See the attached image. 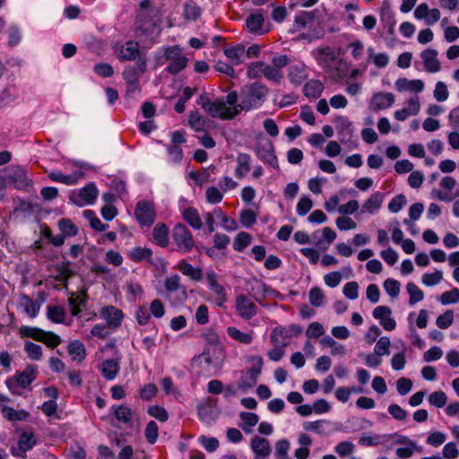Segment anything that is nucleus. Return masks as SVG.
<instances>
[{
    "instance_id": "10",
    "label": "nucleus",
    "mask_w": 459,
    "mask_h": 459,
    "mask_svg": "<svg viewBox=\"0 0 459 459\" xmlns=\"http://www.w3.org/2000/svg\"><path fill=\"white\" fill-rule=\"evenodd\" d=\"M147 67L146 56H140L135 65H128L123 72V78L126 82H139L140 77L144 74Z\"/></svg>"
},
{
    "instance_id": "17",
    "label": "nucleus",
    "mask_w": 459,
    "mask_h": 459,
    "mask_svg": "<svg viewBox=\"0 0 459 459\" xmlns=\"http://www.w3.org/2000/svg\"><path fill=\"white\" fill-rule=\"evenodd\" d=\"M84 177V173L82 171H75L71 175H65L61 171L54 170L48 174V178L54 181L62 183L66 186H74L76 185L80 178Z\"/></svg>"
},
{
    "instance_id": "31",
    "label": "nucleus",
    "mask_w": 459,
    "mask_h": 459,
    "mask_svg": "<svg viewBox=\"0 0 459 459\" xmlns=\"http://www.w3.org/2000/svg\"><path fill=\"white\" fill-rule=\"evenodd\" d=\"M184 221L194 230H201L203 227L202 220L198 211L195 207H187L182 212Z\"/></svg>"
},
{
    "instance_id": "56",
    "label": "nucleus",
    "mask_w": 459,
    "mask_h": 459,
    "mask_svg": "<svg viewBox=\"0 0 459 459\" xmlns=\"http://www.w3.org/2000/svg\"><path fill=\"white\" fill-rule=\"evenodd\" d=\"M428 401L431 405L442 408L447 402V396L443 391H436L429 395Z\"/></svg>"
},
{
    "instance_id": "25",
    "label": "nucleus",
    "mask_w": 459,
    "mask_h": 459,
    "mask_svg": "<svg viewBox=\"0 0 459 459\" xmlns=\"http://www.w3.org/2000/svg\"><path fill=\"white\" fill-rule=\"evenodd\" d=\"M307 77V67L302 63L291 65L289 68L288 78L293 84H301Z\"/></svg>"
},
{
    "instance_id": "64",
    "label": "nucleus",
    "mask_w": 459,
    "mask_h": 459,
    "mask_svg": "<svg viewBox=\"0 0 459 459\" xmlns=\"http://www.w3.org/2000/svg\"><path fill=\"white\" fill-rule=\"evenodd\" d=\"M239 221L245 228H250L255 224L256 215L252 210L247 209L240 212Z\"/></svg>"
},
{
    "instance_id": "60",
    "label": "nucleus",
    "mask_w": 459,
    "mask_h": 459,
    "mask_svg": "<svg viewBox=\"0 0 459 459\" xmlns=\"http://www.w3.org/2000/svg\"><path fill=\"white\" fill-rule=\"evenodd\" d=\"M313 201L309 196L303 195L297 204V213L299 216H305L312 208Z\"/></svg>"
},
{
    "instance_id": "36",
    "label": "nucleus",
    "mask_w": 459,
    "mask_h": 459,
    "mask_svg": "<svg viewBox=\"0 0 459 459\" xmlns=\"http://www.w3.org/2000/svg\"><path fill=\"white\" fill-rule=\"evenodd\" d=\"M183 16L186 20L195 21L202 14V9L193 0H186L183 6Z\"/></svg>"
},
{
    "instance_id": "63",
    "label": "nucleus",
    "mask_w": 459,
    "mask_h": 459,
    "mask_svg": "<svg viewBox=\"0 0 459 459\" xmlns=\"http://www.w3.org/2000/svg\"><path fill=\"white\" fill-rule=\"evenodd\" d=\"M443 305L454 304L459 301V290L453 288L451 290L445 291L439 298Z\"/></svg>"
},
{
    "instance_id": "24",
    "label": "nucleus",
    "mask_w": 459,
    "mask_h": 459,
    "mask_svg": "<svg viewBox=\"0 0 459 459\" xmlns=\"http://www.w3.org/2000/svg\"><path fill=\"white\" fill-rule=\"evenodd\" d=\"M116 420L126 425H131L134 412L126 405L114 404L110 408Z\"/></svg>"
},
{
    "instance_id": "29",
    "label": "nucleus",
    "mask_w": 459,
    "mask_h": 459,
    "mask_svg": "<svg viewBox=\"0 0 459 459\" xmlns=\"http://www.w3.org/2000/svg\"><path fill=\"white\" fill-rule=\"evenodd\" d=\"M152 237L158 246L161 247H167L169 245V229L166 224L162 222L157 223L153 228Z\"/></svg>"
},
{
    "instance_id": "55",
    "label": "nucleus",
    "mask_w": 459,
    "mask_h": 459,
    "mask_svg": "<svg viewBox=\"0 0 459 459\" xmlns=\"http://www.w3.org/2000/svg\"><path fill=\"white\" fill-rule=\"evenodd\" d=\"M384 289L385 292L392 298L395 299L400 293V282L397 280L388 278L384 281Z\"/></svg>"
},
{
    "instance_id": "1",
    "label": "nucleus",
    "mask_w": 459,
    "mask_h": 459,
    "mask_svg": "<svg viewBox=\"0 0 459 459\" xmlns=\"http://www.w3.org/2000/svg\"><path fill=\"white\" fill-rule=\"evenodd\" d=\"M269 92L266 85L261 82L246 84L240 91V103L235 107H226L222 100H211L206 94H202L196 100L204 110L212 117L230 120L242 110L260 108Z\"/></svg>"
},
{
    "instance_id": "54",
    "label": "nucleus",
    "mask_w": 459,
    "mask_h": 459,
    "mask_svg": "<svg viewBox=\"0 0 459 459\" xmlns=\"http://www.w3.org/2000/svg\"><path fill=\"white\" fill-rule=\"evenodd\" d=\"M136 322L140 325H147L151 320V312L150 309L145 306H139L134 314Z\"/></svg>"
},
{
    "instance_id": "7",
    "label": "nucleus",
    "mask_w": 459,
    "mask_h": 459,
    "mask_svg": "<svg viewBox=\"0 0 459 459\" xmlns=\"http://www.w3.org/2000/svg\"><path fill=\"white\" fill-rule=\"evenodd\" d=\"M134 214L138 222L143 226H151L156 217L152 204L147 201H140L137 203Z\"/></svg>"
},
{
    "instance_id": "48",
    "label": "nucleus",
    "mask_w": 459,
    "mask_h": 459,
    "mask_svg": "<svg viewBox=\"0 0 459 459\" xmlns=\"http://www.w3.org/2000/svg\"><path fill=\"white\" fill-rule=\"evenodd\" d=\"M24 351L27 356L33 360H39L42 357L41 346L32 342L27 341L24 343Z\"/></svg>"
},
{
    "instance_id": "40",
    "label": "nucleus",
    "mask_w": 459,
    "mask_h": 459,
    "mask_svg": "<svg viewBox=\"0 0 459 459\" xmlns=\"http://www.w3.org/2000/svg\"><path fill=\"white\" fill-rule=\"evenodd\" d=\"M2 415L10 421L25 420L28 413L25 411H17L13 407L3 405Z\"/></svg>"
},
{
    "instance_id": "28",
    "label": "nucleus",
    "mask_w": 459,
    "mask_h": 459,
    "mask_svg": "<svg viewBox=\"0 0 459 459\" xmlns=\"http://www.w3.org/2000/svg\"><path fill=\"white\" fill-rule=\"evenodd\" d=\"M394 102V96L390 92H377L372 97V106L376 109H385Z\"/></svg>"
},
{
    "instance_id": "50",
    "label": "nucleus",
    "mask_w": 459,
    "mask_h": 459,
    "mask_svg": "<svg viewBox=\"0 0 459 459\" xmlns=\"http://www.w3.org/2000/svg\"><path fill=\"white\" fill-rule=\"evenodd\" d=\"M58 228L62 234L67 237L76 236L78 233L77 227L69 219H61L58 221Z\"/></svg>"
},
{
    "instance_id": "57",
    "label": "nucleus",
    "mask_w": 459,
    "mask_h": 459,
    "mask_svg": "<svg viewBox=\"0 0 459 459\" xmlns=\"http://www.w3.org/2000/svg\"><path fill=\"white\" fill-rule=\"evenodd\" d=\"M309 302L313 307H321L324 303L325 295L323 290L318 287H313L308 293Z\"/></svg>"
},
{
    "instance_id": "20",
    "label": "nucleus",
    "mask_w": 459,
    "mask_h": 459,
    "mask_svg": "<svg viewBox=\"0 0 459 459\" xmlns=\"http://www.w3.org/2000/svg\"><path fill=\"white\" fill-rule=\"evenodd\" d=\"M425 70L429 73H437L440 70V63L437 59V51L435 49H426L420 55Z\"/></svg>"
},
{
    "instance_id": "3",
    "label": "nucleus",
    "mask_w": 459,
    "mask_h": 459,
    "mask_svg": "<svg viewBox=\"0 0 459 459\" xmlns=\"http://www.w3.org/2000/svg\"><path fill=\"white\" fill-rule=\"evenodd\" d=\"M247 75L250 79H259L264 76L266 80L275 83H280L281 81V75L277 70L262 61L250 63L247 69Z\"/></svg>"
},
{
    "instance_id": "5",
    "label": "nucleus",
    "mask_w": 459,
    "mask_h": 459,
    "mask_svg": "<svg viewBox=\"0 0 459 459\" xmlns=\"http://www.w3.org/2000/svg\"><path fill=\"white\" fill-rule=\"evenodd\" d=\"M172 240L177 251L186 254L195 247V240L191 231L182 223H178L172 230Z\"/></svg>"
},
{
    "instance_id": "46",
    "label": "nucleus",
    "mask_w": 459,
    "mask_h": 459,
    "mask_svg": "<svg viewBox=\"0 0 459 459\" xmlns=\"http://www.w3.org/2000/svg\"><path fill=\"white\" fill-rule=\"evenodd\" d=\"M69 307L71 308V313L73 316H79L82 312V308H84L87 305V300L85 298H82L80 296L70 297L68 299Z\"/></svg>"
},
{
    "instance_id": "15",
    "label": "nucleus",
    "mask_w": 459,
    "mask_h": 459,
    "mask_svg": "<svg viewBox=\"0 0 459 459\" xmlns=\"http://www.w3.org/2000/svg\"><path fill=\"white\" fill-rule=\"evenodd\" d=\"M302 327L298 325H290L289 326H278L275 327L271 334V340L273 342H277L279 338L288 339L292 336H298L302 333Z\"/></svg>"
},
{
    "instance_id": "8",
    "label": "nucleus",
    "mask_w": 459,
    "mask_h": 459,
    "mask_svg": "<svg viewBox=\"0 0 459 459\" xmlns=\"http://www.w3.org/2000/svg\"><path fill=\"white\" fill-rule=\"evenodd\" d=\"M235 308L237 314L246 320L253 318L257 313L255 304L245 295H238L236 298Z\"/></svg>"
},
{
    "instance_id": "2",
    "label": "nucleus",
    "mask_w": 459,
    "mask_h": 459,
    "mask_svg": "<svg viewBox=\"0 0 459 459\" xmlns=\"http://www.w3.org/2000/svg\"><path fill=\"white\" fill-rule=\"evenodd\" d=\"M36 377L37 368L28 366L22 372H17L13 377L7 378L5 384L12 394H21V391L29 387Z\"/></svg>"
},
{
    "instance_id": "30",
    "label": "nucleus",
    "mask_w": 459,
    "mask_h": 459,
    "mask_svg": "<svg viewBox=\"0 0 459 459\" xmlns=\"http://www.w3.org/2000/svg\"><path fill=\"white\" fill-rule=\"evenodd\" d=\"M37 438L33 432L24 431L19 437V451L25 454L26 452L30 451L37 445Z\"/></svg>"
},
{
    "instance_id": "18",
    "label": "nucleus",
    "mask_w": 459,
    "mask_h": 459,
    "mask_svg": "<svg viewBox=\"0 0 459 459\" xmlns=\"http://www.w3.org/2000/svg\"><path fill=\"white\" fill-rule=\"evenodd\" d=\"M99 370L106 380H113L120 370L119 361L117 359H107L99 365Z\"/></svg>"
},
{
    "instance_id": "45",
    "label": "nucleus",
    "mask_w": 459,
    "mask_h": 459,
    "mask_svg": "<svg viewBox=\"0 0 459 459\" xmlns=\"http://www.w3.org/2000/svg\"><path fill=\"white\" fill-rule=\"evenodd\" d=\"M316 61L319 65L326 66L329 62L335 59V53L331 48H325L318 50Z\"/></svg>"
},
{
    "instance_id": "44",
    "label": "nucleus",
    "mask_w": 459,
    "mask_h": 459,
    "mask_svg": "<svg viewBox=\"0 0 459 459\" xmlns=\"http://www.w3.org/2000/svg\"><path fill=\"white\" fill-rule=\"evenodd\" d=\"M406 290H407L408 294L410 295L409 304L411 306L414 305L417 302L421 301L424 299L423 291L415 283H413V282L407 283Z\"/></svg>"
},
{
    "instance_id": "37",
    "label": "nucleus",
    "mask_w": 459,
    "mask_h": 459,
    "mask_svg": "<svg viewBox=\"0 0 459 459\" xmlns=\"http://www.w3.org/2000/svg\"><path fill=\"white\" fill-rule=\"evenodd\" d=\"M24 312L31 318L38 316L40 305L27 295H22L20 301Z\"/></svg>"
},
{
    "instance_id": "12",
    "label": "nucleus",
    "mask_w": 459,
    "mask_h": 459,
    "mask_svg": "<svg viewBox=\"0 0 459 459\" xmlns=\"http://www.w3.org/2000/svg\"><path fill=\"white\" fill-rule=\"evenodd\" d=\"M372 315L378 320L385 331H393L396 327V322L392 317V310L387 306H377L374 308Z\"/></svg>"
},
{
    "instance_id": "4",
    "label": "nucleus",
    "mask_w": 459,
    "mask_h": 459,
    "mask_svg": "<svg viewBox=\"0 0 459 459\" xmlns=\"http://www.w3.org/2000/svg\"><path fill=\"white\" fill-rule=\"evenodd\" d=\"M164 58L169 61L165 70L170 74H178L186 67L188 63V58L183 55L182 48L178 46L166 48Z\"/></svg>"
},
{
    "instance_id": "53",
    "label": "nucleus",
    "mask_w": 459,
    "mask_h": 459,
    "mask_svg": "<svg viewBox=\"0 0 459 459\" xmlns=\"http://www.w3.org/2000/svg\"><path fill=\"white\" fill-rule=\"evenodd\" d=\"M166 149L170 162L179 164L182 161L184 153L178 145L167 144Z\"/></svg>"
},
{
    "instance_id": "51",
    "label": "nucleus",
    "mask_w": 459,
    "mask_h": 459,
    "mask_svg": "<svg viewBox=\"0 0 459 459\" xmlns=\"http://www.w3.org/2000/svg\"><path fill=\"white\" fill-rule=\"evenodd\" d=\"M48 317L54 323H63L65 319V313L62 307L53 306L48 307Z\"/></svg>"
},
{
    "instance_id": "32",
    "label": "nucleus",
    "mask_w": 459,
    "mask_h": 459,
    "mask_svg": "<svg viewBox=\"0 0 459 459\" xmlns=\"http://www.w3.org/2000/svg\"><path fill=\"white\" fill-rule=\"evenodd\" d=\"M227 333L231 339L242 344H250L254 339L253 331L241 332L234 326L228 327Z\"/></svg>"
},
{
    "instance_id": "14",
    "label": "nucleus",
    "mask_w": 459,
    "mask_h": 459,
    "mask_svg": "<svg viewBox=\"0 0 459 459\" xmlns=\"http://www.w3.org/2000/svg\"><path fill=\"white\" fill-rule=\"evenodd\" d=\"M98 196V189L93 183L81 188L77 196L72 197L73 202L78 205L92 204Z\"/></svg>"
},
{
    "instance_id": "26",
    "label": "nucleus",
    "mask_w": 459,
    "mask_h": 459,
    "mask_svg": "<svg viewBox=\"0 0 459 459\" xmlns=\"http://www.w3.org/2000/svg\"><path fill=\"white\" fill-rule=\"evenodd\" d=\"M264 16L261 13H251L246 20V26L249 32L262 35L265 33L264 30Z\"/></svg>"
},
{
    "instance_id": "47",
    "label": "nucleus",
    "mask_w": 459,
    "mask_h": 459,
    "mask_svg": "<svg viewBox=\"0 0 459 459\" xmlns=\"http://www.w3.org/2000/svg\"><path fill=\"white\" fill-rule=\"evenodd\" d=\"M144 437L149 444L153 445L156 443L159 437V427L154 420L147 423L144 429Z\"/></svg>"
},
{
    "instance_id": "11",
    "label": "nucleus",
    "mask_w": 459,
    "mask_h": 459,
    "mask_svg": "<svg viewBox=\"0 0 459 459\" xmlns=\"http://www.w3.org/2000/svg\"><path fill=\"white\" fill-rule=\"evenodd\" d=\"M101 317L106 321L108 328H118L124 319V313L121 309L114 306H106L100 310Z\"/></svg>"
},
{
    "instance_id": "43",
    "label": "nucleus",
    "mask_w": 459,
    "mask_h": 459,
    "mask_svg": "<svg viewBox=\"0 0 459 459\" xmlns=\"http://www.w3.org/2000/svg\"><path fill=\"white\" fill-rule=\"evenodd\" d=\"M188 124L196 132L204 131L206 121L198 111H191L188 117Z\"/></svg>"
},
{
    "instance_id": "22",
    "label": "nucleus",
    "mask_w": 459,
    "mask_h": 459,
    "mask_svg": "<svg viewBox=\"0 0 459 459\" xmlns=\"http://www.w3.org/2000/svg\"><path fill=\"white\" fill-rule=\"evenodd\" d=\"M140 56H145L141 55L140 50H139V44L137 42L129 40V41H126L125 43V45H123L121 47L120 58L122 60H126V61L135 60V61H137V59Z\"/></svg>"
},
{
    "instance_id": "34",
    "label": "nucleus",
    "mask_w": 459,
    "mask_h": 459,
    "mask_svg": "<svg viewBox=\"0 0 459 459\" xmlns=\"http://www.w3.org/2000/svg\"><path fill=\"white\" fill-rule=\"evenodd\" d=\"M225 56L230 60L232 65H238L244 61L245 48L243 45L227 48L224 49Z\"/></svg>"
},
{
    "instance_id": "16",
    "label": "nucleus",
    "mask_w": 459,
    "mask_h": 459,
    "mask_svg": "<svg viewBox=\"0 0 459 459\" xmlns=\"http://www.w3.org/2000/svg\"><path fill=\"white\" fill-rule=\"evenodd\" d=\"M176 268L185 276L194 281H200L203 279V270L199 266H194L186 259H181L176 265Z\"/></svg>"
},
{
    "instance_id": "9",
    "label": "nucleus",
    "mask_w": 459,
    "mask_h": 459,
    "mask_svg": "<svg viewBox=\"0 0 459 459\" xmlns=\"http://www.w3.org/2000/svg\"><path fill=\"white\" fill-rule=\"evenodd\" d=\"M257 158L268 166L279 169L278 159L275 155L274 146L272 142L260 144L255 148Z\"/></svg>"
},
{
    "instance_id": "6",
    "label": "nucleus",
    "mask_w": 459,
    "mask_h": 459,
    "mask_svg": "<svg viewBox=\"0 0 459 459\" xmlns=\"http://www.w3.org/2000/svg\"><path fill=\"white\" fill-rule=\"evenodd\" d=\"M250 360L255 362V365L241 375L238 385V389L243 391L250 389L256 385L264 365L261 356H253L250 358Z\"/></svg>"
},
{
    "instance_id": "38",
    "label": "nucleus",
    "mask_w": 459,
    "mask_h": 459,
    "mask_svg": "<svg viewBox=\"0 0 459 459\" xmlns=\"http://www.w3.org/2000/svg\"><path fill=\"white\" fill-rule=\"evenodd\" d=\"M239 418L242 420V424L239 426L246 433H251L252 428L255 427L259 420L257 414L247 411L240 412Z\"/></svg>"
},
{
    "instance_id": "52",
    "label": "nucleus",
    "mask_w": 459,
    "mask_h": 459,
    "mask_svg": "<svg viewBox=\"0 0 459 459\" xmlns=\"http://www.w3.org/2000/svg\"><path fill=\"white\" fill-rule=\"evenodd\" d=\"M205 199L210 204H220L223 199V192L215 186H209L205 191Z\"/></svg>"
},
{
    "instance_id": "33",
    "label": "nucleus",
    "mask_w": 459,
    "mask_h": 459,
    "mask_svg": "<svg viewBox=\"0 0 459 459\" xmlns=\"http://www.w3.org/2000/svg\"><path fill=\"white\" fill-rule=\"evenodd\" d=\"M67 351L74 361L82 362L86 357L84 344L78 341H73L68 344Z\"/></svg>"
},
{
    "instance_id": "27",
    "label": "nucleus",
    "mask_w": 459,
    "mask_h": 459,
    "mask_svg": "<svg viewBox=\"0 0 459 459\" xmlns=\"http://www.w3.org/2000/svg\"><path fill=\"white\" fill-rule=\"evenodd\" d=\"M237 168L235 176L238 178H244L251 169V157L247 153H238L236 159Z\"/></svg>"
},
{
    "instance_id": "39",
    "label": "nucleus",
    "mask_w": 459,
    "mask_h": 459,
    "mask_svg": "<svg viewBox=\"0 0 459 459\" xmlns=\"http://www.w3.org/2000/svg\"><path fill=\"white\" fill-rule=\"evenodd\" d=\"M315 20V12H299L294 20L295 30H299L313 23Z\"/></svg>"
},
{
    "instance_id": "59",
    "label": "nucleus",
    "mask_w": 459,
    "mask_h": 459,
    "mask_svg": "<svg viewBox=\"0 0 459 459\" xmlns=\"http://www.w3.org/2000/svg\"><path fill=\"white\" fill-rule=\"evenodd\" d=\"M406 203L407 200L404 195H396L389 202L388 210L393 213H396L403 209Z\"/></svg>"
},
{
    "instance_id": "21",
    "label": "nucleus",
    "mask_w": 459,
    "mask_h": 459,
    "mask_svg": "<svg viewBox=\"0 0 459 459\" xmlns=\"http://www.w3.org/2000/svg\"><path fill=\"white\" fill-rule=\"evenodd\" d=\"M164 288L169 293L179 292L183 300L187 299L186 288L181 284V278L178 274H172L166 278Z\"/></svg>"
},
{
    "instance_id": "58",
    "label": "nucleus",
    "mask_w": 459,
    "mask_h": 459,
    "mask_svg": "<svg viewBox=\"0 0 459 459\" xmlns=\"http://www.w3.org/2000/svg\"><path fill=\"white\" fill-rule=\"evenodd\" d=\"M147 412L151 417L155 418L160 422H166L169 419L168 411L159 405L150 406Z\"/></svg>"
},
{
    "instance_id": "62",
    "label": "nucleus",
    "mask_w": 459,
    "mask_h": 459,
    "mask_svg": "<svg viewBox=\"0 0 459 459\" xmlns=\"http://www.w3.org/2000/svg\"><path fill=\"white\" fill-rule=\"evenodd\" d=\"M443 279V273L437 270L434 273H427L422 275V283L426 286H435Z\"/></svg>"
},
{
    "instance_id": "23",
    "label": "nucleus",
    "mask_w": 459,
    "mask_h": 459,
    "mask_svg": "<svg viewBox=\"0 0 459 459\" xmlns=\"http://www.w3.org/2000/svg\"><path fill=\"white\" fill-rule=\"evenodd\" d=\"M384 196V194L381 192L372 194L362 204L361 212L370 214L377 212L382 205Z\"/></svg>"
},
{
    "instance_id": "49",
    "label": "nucleus",
    "mask_w": 459,
    "mask_h": 459,
    "mask_svg": "<svg viewBox=\"0 0 459 459\" xmlns=\"http://www.w3.org/2000/svg\"><path fill=\"white\" fill-rule=\"evenodd\" d=\"M369 59H371L374 65L378 68L385 67L389 63V56L386 53L375 54L374 49L369 48L368 49Z\"/></svg>"
},
{
    "instance_id": "41",
    "label": "nucleus",
    "mask_w": 459,
    "mask_h": 459,
    "mask_svg": "<svg viewBox=\"0 0 459 459\" xmlns=\"http://www.w3.org/2000/svg\"><path fill=\"white\" fill-rule=\"evenodd\" d=\"M252 241V237L249 233L241 231L234 238L233 248L237 252H243Z\"/></svg>"
},
{
    "instance_id": "35",
    "label": "nucleus",
    "mask_w": 459,
    "mask_h": 459,
    "mask_svg": "<svg viewBox=\"0 0 459 459\" xmlns=\"http://www.w3.org/2000/svg\"><path fill=\"white\" fill-rule=\"evenodd\" d=\"M325 89L324 84L319 80H310L303 88L306 97L316 99L319 98Z\"/></svg>"
},
{
    "instance_id": "19",
    "label": "nucleus",
    "mask_w": 459,
    "mask_h": 459,
    "mask_svg": "<svg viewBox=\"0 0 459 459\" xmlns=\"http://www.w3.org/2000/svg\"><path fill=\"white\" fill-rule=\"evenodd\" d=\"M250 446L255 459H265L271 453L269 441L264 437H254Z\"/></svg>"
},
{
    "instance_id": "13",
    "label": "nucleus",
    "mask_w": 459,
    "mask_h": 459,
    "mask_svg": "<svg viewBox=\"0 0 459 459\" xmlns=\"http://www.w3.org/2000/svg\"><path fill=\"white\" fill-rule=\"evenodd\" d=\"M205 278L208 289L217 297L216 304L221 306L226 301V290L225 288L218 282L217 273L210 270L206 273Z\"/></svg>"
},
{
    "instance_id": "61",
    "label": "nucleus",
    "mask_w": 459,
    "mask_h": 459,
    "mask_svg": "<svg viewBox=\"0 0 459 459\" xmlns=\"http://www.w3.org/2000/svg\"><path fill=\"white\" fill-rule=\"evenodd\" d=\"M454 322V312L453 310H446L442 315L438 316L436 324L437 327L441 329H447L449 326L452 325Z\"/></svg>"
},
{
    "instance_id": "42",
    "label": "nucleus",
    "mask_w": 459,
    "mask_h": 459,
    "mask_svg": "<svg viewBox=\"0 0 459 459\" xmlns=\"http://www.w3.org/2000/svg\"><path fill=\"white\" fill-rule=\"evenodd\" d=\"M152 252L150 248L146 247H134L129 253V257L134 262L139 263L143 260H151Z\"/></svg>"
}]
</instances>
